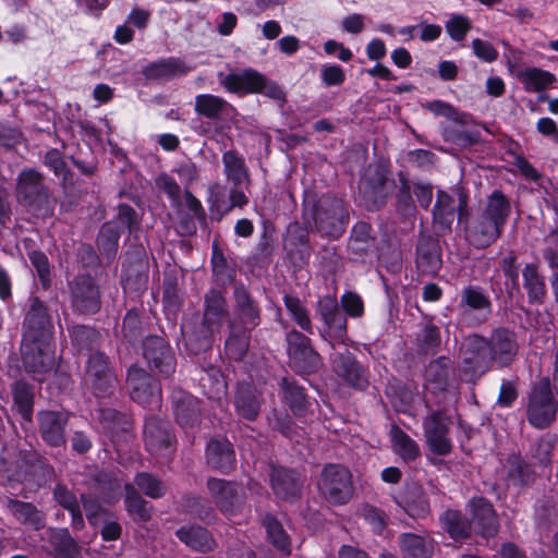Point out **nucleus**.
<instances>
[{"label":"nucleus","instance_id":"f257e3e1","mask_svg":"<svg viewBox=\"0 0 558 558\" xmlns=\"http://www.w3.org/2000/svg\"><path fill=\"white\" fill-rule=\"evenodd\" d=\"M519 352L514 331L508 328L495 329L489 339L478 335L470 336L462 353L463 363L473 374H484L492 363L499 367L511 365Z\"/></svg>","mask_w":558,"mask_h":558},{"label":"nucleus","instance_id":"f03ea898","mask_svg":"<svg viewBox=\"0 0 558 558\" xmlns=\"http://www.w3.org/2000/svg\"><path fill=\"white\" fill-rule=\"evenodd\" d=\"M510 213L509 199L501 191L495 190L483 207L465 218L466 241L478 250L488 247L502 234Z\"/></svg>","mask_w":558,"mask_h":558},{"label":"nucleus","instance_id":"7ed1b4c3","mask_svg":"<svg viewBox=\"0 0 558 558\" xmlns=\"http://www.w3.org/2000/svg\"><path fill=\"white\" fill-rule=\"evenodd\" d=\"M303 222L308 231L329 238L340 236L349 221V214L341 199L330 196L316 198L307 194L303 203Z\"/></svg>","mask_w":558,"mask_h":558},{"label":"nucleus","instance_id":"20e7f679","mask_svg":"<svg viewBox=\"0 0 558 558\" xmlns=\"http://www.w3.org/2000/svg\"><path fill=\"white\" fill-rule=\"evenodd\" d=\"M205 308L201 335L192 333L182 327V332L189 350L197 354L210 348V337L220 330L225 318L228 315L227 301L218 290H209L204 298Z\"/></svg>","mask_w":558,"mask_h":558},{"label":"nucleus","instance_id":"39448f33","mask_svg":"<svg viewBox=\"0 0 558 558\" xmlns=\"http://www.w3.org/2000/svg\"><path fill=\"white\" fill-rule=\"evenodd\" d=\"M15 197L36 217H50L54 210V199L44 182L41 173L35 169H24L16 178Z\"/></svg>","mask_w":558,"mask_h":558},{"label":"nucleus","instance_id":"423d86ee","mask_svg":"<svg viewBox=\"0 0 558 558\" xmlns=\"http://www.w3.org/2000/svg\"><path fill=\"white\" fill-rule=\"evenodd\" d=\"M21 354L25 371L34 379L44 381L51 374L56 362L51 339L23 338Z\"/></svg>","mask_w":558,"mask_h":558},{"label":"nucleus","instance_id":"0eeeda50","mask_svg":"<svg viewBox=\"0 0 558 558\" xmlns=\"http://www.w3.org/2000/svg\"><path fill=\"white\" fill-rule=\"evenodd\" d=\"M557 402L548 377L541 378L531 389L527 400V420L536 428H546L555 420Z\"/></svg>","mask_w":558,"mask_h":558},{"label":"nucleus","instance_id":"6e6552de","mask_svg":"<svg viewBox=\"0 0 558 558\" xmlns=\"http://www.w3.org/2000/svg\"><path fill=\"white\" fill-rule=\"evenodd\" d=\"M318 489L331 504L348 502L353 492L350 471L340 464L326 465L318 481Z\"/></svg>","mask_w":558,"mask_h":558},{"label":"nucleus","instance_id":"1a4fd4ad","mask_svg":"<svg viewBox=\"0 0 558 558\" xmlns=\"http://www.w3.org/2000/svg\"><path fill=\"white\" fill-rule=\"evenodd\" d=\"M69 294L72 308L81 314H94L100 310V291L95 279L88 275H80L69 282Z\"/></svg>","mask_w":558,"mask_h":558},{"label":"nucleus","instance_id":"9d476101","mask_svg":"<svg viewBox=\"0 0 558 558\" xmlns=\"http://www.w3.org/2000/svg\"><path fill=\"white\" fill-rule=\"evenodd\" d=\"M126 385L130 396L135 402L144 407H159L161 399L160 386L145 369L136 365L130 366Z\"/></svg>","mask_w":558,"mask_h":558},{"label":"nucleus","instance_id":"9b49d317","mask_svg":"<svg viewBox=\"0 0 558 558\" xmlns=\"http://www.w3.org/2000/svg\"><path fill=\"white\" fill-rule=\"evenodd\" d=\"M316 312L325 325L320 335L330 341L344 343L347 340V317L341 312L335 296L325 295L316 305Z\"/></svg>","mask_w":558,"mask_h":558},{"label":"nucleus","instance_id":"f8f14e48","mask_svg":"<svg viewBox=\"0 0 558 558\" xmlns=\"http://www.w3.org/2000/svg\"><path fill=\"white\" fill-rule=\"evenodd\" d=\"M85 381L98 397L106 396L112 391L117 379L105 354L96 352L89 356Z\"/></svg>","mask_w":558,"mask_h":558},{"label":"nucleus","instance_id":"ddd939ff","mask_svg":"<svg viewBox=\"0 0 558 558\" xmlns=\"http://www.w3.org/2000/svg\"><path fill=\"white\" fill-rule=\"evenodd\" d=\"M144 440L147 450L156 457H169L173 451L174 436L169 422L149 417L144 426Z\"/></svg>","mask_w":558,"mask_h":558},{"label":"nucleus","instance_id":"4468645a","mask_svg":"<svg viewBox=\"0 0 558 558\" xmlns=\"http://www.w3.org/2000/svg\"><path fill=\"white\" fill-rule=\"evenodd\" d=\"M450 424V418L440 411L428 414L423 421L426 442L429 449L438 456H446L451 451Z\"/></svg>","mask_w":558,"mask_h":558},{"label":"nucleus","instance_id":"2eb2a0df","mask_svg":"<svg viewBox=\"0 0 558 558\" xmlns=\"http://www.w3.org/2000/svg\"><path fill=\"white\" fill-rule=\"evenodd\" d=\"M287 341L290 360L299 372L310 374L318 368L319 354L311 347L306 336L292 330L287 335Z\"/></svg>","mask_w":558,"mask_h":558},{"label":"nucleus","instance_id":"dca6fc26","mask_svg":"<svg viewBox=\"0 0 558 558\" xmlns=\"http://www.w3.org/2000/svg\"><path fill=\"white\" fill-rule=\"evenodd\" d=\"M143 355L151 369L169 377L175 371L174 355L166 342L158 336L147 337L143 342Z\"/></svg>","mask_w":558,"mask_h":558},{"label":"nucleus","instance_id":"f3484780","mask_svg":"<svg viewBox=\"0 0 558 558\" xmlns=\"http://www.w3.org/2000/svg\"><path fill=\"white\" fill-rule=\"evenodd\" d=\"M39 433L46 444L59 447L65 444L69 415L59 411H40L37 414Z\"/></svg>","mask_w":558,"mask_h":558},{"label":"nucleus","instance_id":"a211bd4d","mask_svg":"<svg viewBox=\"0 0 558 558\" xmlns=\"http://www.w3.org/2000/svg\"><path fill=\"white\" fill-rule=\"evenodd\" d=\"M23 338L51 339V323L44 304L34 298L24 319Z\"/></svg>","mask_w":558,"mask_h":558},{"label":"nucleus","instance_id":"6ab92c4d","mask_svg":"<svg viewBox=\"0 0 558 558\" xmlns=\"http://www.w3.org/2000/svg\"><path fill=\"white\" fill-rule=\"evenodd\" d=\"M333 369L348 385L363 390L368 386L365 368L348 351L339 353L332 360Z\"/></svg>","mask_w":558,"mask_h":558},{"label":"nucleus","instance_id":"aec40b11","mask_svg":"<svg viewBox=\"0 0 558 558\" xmlns=\"http://www.w3.org/2000/svg\"><path fill=\"white\" fill-rule=\"evenodd\" d=\"M207 488L221 512L233 514L242 505L236 485L221 478H209Z\"/></svg>","mask_w":558,"mask_h":558},{"label":"nucleus","instance_id":"412c9836","mask_svg":"<svg viewBox=\"0 0 558 558\" xmlns=\"http://www.w3.org/2000/svg\"><path fill=\"white\" fill-rule=\"evenodd\" d=\"M263 399L257 389L247 383H241L234 395L235 413L247 421H255L260 412Z\"/></svg>","mask_w":558,"mask_h":558},{"label":"nucleus","instance_id":"4be33fe9","mask_svg":"<svg viewBox=\"0 0 558 558\" xmlns=\"http://www.w3.org/2000/svg\"><path fill=\"white\" fill-rule=\"evenodd\" d=\"M172 405L175 421L183 428L194 427L199 423L198 401L191 393L183 390L174 391L172 393Z\"/></svg>","mask_w":558,"mask_h":558},{"label":"nucleus","instance_id":"5701e85b","mask_svg":"<svg viewBox=\"0 0 558 558\" xmlns=\"http://www.w3.org/2000/svg\"><path fill=\"white\" fill-rule=\"evenodd\" d=\"M233 298L234 312L240 326H244V329L255 328L260 322L259 307L248 291L243 286H235Z\"/></svg>","mask_w":558,"mask_h":558},{"label":"nucleus","instance_id":"b1692460","mask_svg":"<svg viewBox=\"0 0 558 558\" xmlns=\"http://www.w3.org/2000/svg\"><path fill=\"white\" fill-rule=\"evenodd\" d=\"M192 71V66L187 65L179 58H166L148 64L143 74L148 80L170 81L186 75Z\"/></svg>","mask_w":558,"mask_h":558},{"label":"nucleus","instance_id":"393cba45","mask_svg":"<svg viewBox=\"0 0 558 558\" xmlns=\"http://www.w3.org/2000/svg\"><path fill=\"white\" fill-rule=\"evenodd\" d=\"M416 267L424 275H437L441 267V253L437 241L426 236L420 239L416 247Z\"/></svg>","mask_w":558,"mask_h":558},{"label":"nucleus","instance_id":"a878e982","mask_svg":"<svg viewBox=\"0 0 558 558\" xmlns=\"http://www.w3.org/2000/svg\"><path fill=\"white\" fill-rule=\"evenodd\" d=\"M221 84L232 93L253 94L262 90L264 76L253 69H245L226 75L221 80Z\"/></svg>","mask_w":558,"mask_h":558},{"label":"nucleus","instance_id":"bb28decb","mask_svg":"<svg viewBox=\"0 0 558 558\" xmlns=\"http://www.w3.org/2000/svg\"><path fill=\"white\" fill-rule=\"evenodd\" d=\"M272 489L277 497L283 500L296 498L301 490V477L284 468H274L270 474Z\"/></svg>","mask_w":558,"mask_h":558},{"label":"nucleus","instance_id":"cd10ccee","mask_svg":"<svg viewBox=\"0 0 558 558\" xmlns=\"http://www.w3.org/2000/svg\"><path fill=\"white\" fill-rule=\"evenodd\" d=\"M371 226L363 221L353 226L351 236L348 241V251L352 259H363L372 252L374 239L371 235Z\"/></svg>","mask_w":558,"mask_h":558},{"label":"nucleus","instance_id":"c85d7f7f","mask_svg":"<svg viewBox=\"0 0 558 558\" xmlns=\"http://www.w3.org/2000/svg\"><path fill=\"white\" fill-rule=\"evenodd\" d=\"M206 456L208 464L221 472L230 471L235 463L234 451L228 440H211L207 446Z\"/></svg>","mask_w":558,"mask_h":558},{"label":"nucleus","instance_id":"c756f323","mask_svg":"<svg viewBox=\"0 0 558 558\" xmlns=\"http://www.w3.org/2000/svg\"><path fill=\"white\" fill-rule=\"evenodd\" d=\"M221 160L225 175L233 186L248 184L250 173L242 155L235 150H227L222 154Z\"/></svg>","mask_w":558,"mask_h":558},{"label":"nucleus","instance_id":"7c9ffc66","mask_svg":"<svg viewBox=\"0 0 558 558\" xmlns=\"http://www.w3.org/2000/svg\"><path fill=\"white\" fill-rule=\"evenodd\" d=\"M473 522L476 524L484 536H493L498 530V520L493 506L483 498L471 501Z\"/></svg>","mask_w":558,"mask_h":558},{"label":"nucleus","instance_id":"2f4dec72","mask_svg":"<svg viewBox=\"0 0 558 558\" xmlns=\"http://www.w3.org/2000/svg\"><path fill=\"white\" fill-rule=\"evenodd\" d=\"M8 508L14 518L23 524L40 530L45 526V514L33 504L9 499Z\"/></svg>","mask_w":558,"mask_h":558},{"label":"nucleus","instance_id":"473e14b6","mask_svg":"<svg viewBox=\"0 0 558 558\" xmlns=\"http://www.w3.org/2000/svg\"><path fill=\"white\" fill-rule=\"evenodd\" d=\"M461 305L476 311L486 320L493 312L489 296L478 286H468L461 291Z\"/></svg>","mask_w":558,"mask_h":558},{"label":"nucleus","instance_id":"72a5a7b5","mask_svg":"<svg viewBox=\"0 0 558 558\" xmlns=\"http://www.w3.org/2000/svg\"><path fill=\"white\" fill-rule=\"evenodd\" d=\"M399 544L405 558H429L434 550L428 538L413 533L402 534Z\"/></svg>","mask_w":558,"mask_h":558},{"label":"nucleus","instance_id":"f704fd0d","mask_svg":"<svg viewBox=\"0 0 558 558\" xmlns=\"http://www.w3.org/2000/svg\"><path fill=\"white\" fill-rule=\"evenodd\" d=\"M389 435L393 452L403 461H413L420 456L417 444L400 427L393 425Z\"/></svg>","mask_w":558,"mask_h":558},{"label":"nucleus","instance_id":"c9c22d12","mask_svg":"<svg viewBox=\"0 0 558 558\" xmlns=\"http://www.w3.org/2000/svg\"><path fill=\"white\" fill-rule=\"evenodd\" d=\"M47 541L53 548L56 558H75L77 545L65 529H49Z\"/></svg>","mask_w":558,"mask_h":558},{"label":"nucleus","instance_id":"e433bc0d","mask_svg":"<svg viewBox=\"0 0 558 558\" xmlns=\"http://www.w3.org/2000/svg\"><path fill=\"white\" fill-rule=\"evenodd\" d=\"M54 500L64 509H66L72 517V527L82 530L84 527V519L81 512V507L75 495L62 484H57L53 488Z\"/></svg>","mask_w":558,"mask_h":558},{"label":"nucleus","instance_id":"4c0bfd02","mask_svg":"<svg viewBox=\"0 0 558 558\" xmlns=\"http://www.w3.org/2000/svg\"><path fill=\"white\" fill-rule=\"evenodd\" d=\"M522 276L523 287L527 292L529 301L531 303L542 304L546 295V286L536 266L533 264L525 265Z\"/></svg>","mask_w":558,"mask_h":558},{"label":"nucleus","instance_id":"58836bf2","mask_svg":"<svg viewBox=\"0 0 558 558\" xmlns=\"http://www.w3.org/2000/svg\"><path fill=\"white\" fill-rule=\"evenodd\" d=\"M177 536L195 550L207 551L214 546V539L202 526H183L177 531Z\"/></svg>","mask_w":558,"mask_h":558},{"label":"nucleus","instance_id":"ea45409f","mask_svg":"<svg viewBox=\"0 0 558 558\" xmlns=\"http://www.w3.org/2000/svg\"><path fill=\"white\" fill-rule=\"evenodd\" d=\"M229 328L230 336L226 341V351L231 359L241 360L248 349L247 332L251 329H244V326L238 325L236 320L230 322Z\"/></svg>","mask_w":558,"mask_h":558},{"label":"nucleus","instance_id":"a19ab883","mask_svg":"<svg viewBox=\"0 0 558 558\" xmlns=\"http://www.w3.org/2000/svg\"><path fill=\"white\" fill-rule=\"evenodd\" d=\"M125 507L136 522H146L150 519L151 505L143 499L131 484H125Z\"/></svg>","mask_w":558,"mask_h":558},{"label":"nucleus","instance_id":"79ce46f5","mask_svg":"<svg viewBox=\"0 0 558 558\" xmlns=\"http://www.w3.org/2000/svg\"><path fill=\"white\" fill-rule=\"evenodd\" d=\"M280 385L283 400L289 405L293 414L296 416L304 415L307 411L308 402L303 388L299 387L294 381H291L288 378H282Z\"/></svg>","mask_w":558,"mask_h":558},{"label":"nucleus","instance_id":"37998d69","mask_svg":"<svg viewBox=\"0 0 558 558\" xmlns=\"http://www.w3.org/2000/svg\"><path fill=\"white\" fill-rule=\"evenodd\" d=\"M227 106L228 102L216 95L201 94L195 97L196 113L207 119H218Z\"/></svg>","mask_w":558,"mask_h":558},{"label":"nucleus","instance_id":"c03bdc74","mask_svg":"<svg viewBox=\"0 0 558 558\" xmlns=\"http://www.w3.org/2000/svg\"><path fill=\"white\" fill-rule=\"evenodd\" d=\"M441 522L444 529L453 539H463L470 535L471 525L459 511H446L441 518Z\"/></svg>","mask_w":558,"mask_h":558},{"label":"nucleus","instance_id":"a18cd8bd","mask_svg":"<svg viewBox=\"0 0 558 558\" xmlns=\"http://www.w3.org/2000/svg\"><path fill=\"white\" fill-rule=\"evenodd\" d=\"M434 221L442 228H450L454 218L453 198L446 192L439 191L433 209Z\"/></svg>","mask_w":558,"mask_h":558},{"label":"nucleus","instance_id":"49530a36","mask_svg":"<svg viewBox=\"0 0 558 558\" xmlns=\"http://www.w3.org/2000/svg\"><path fill=\"white\" fill-rule=\"evenodd\" d=\"M13 399L23 418L29 421L33 413L34 391L25 381H16L13 386Z\"/></svg>","mask_w":558,"mask_h":558},{"label":"nucleus","instance_id":"de8ad7c7","mask_svg":"<svg viewBox=\"0 0 558 558\" xmlns=\"http://www.w3.org/2000/svg\"><path fill=\"white\" fill-rule=\"evenodd\" d=\"M283 302L295 324L304 331L313 333V325L307 308L295 296L286 294Z\"/></svg>","mask_w":558,"mask_h":558},{"label":"nucleus","instance_id":"09e8293b","mask_svg":"<svg viewBox=\"0 0 558 558\" xmlns=\"http://www.w3.org/2000/svg\"><path fill=\"white\" fill-rule=\"evenodd\" d=\"M25 461L20 456L12 458L4 456L0 458V478L7 482H22L25 478Z\"/></svg>","mask_w":558,"mask_h":558},{"label":"nucleus","instance_id":"8fccbe9b","mask_svg":"<svg viewBox=\"0 0 558 558\" xmlns=\"http://www.w3.org/2000/svg\"><path fill=\"white\" fill-rule=\"evenodd\" d=\"M555 77L551 73L532 68L521 74V81L526 92L536 93L545 89L554 82Z\"/></svg>","mask_w":558,"mask_h":558},{"label":"nucleus","instance_id":"3c124183","mask_svg":"<svg viewBox=\"0 0 558 558\" xmlns=\"http://www.w3.org/2000/svg\"><path fill=\"white\" fill-rule=\"evenodd\" d=\"M202 387L209 399H220L226 395L227 384L222 374L215 367L206 371L201 377Z\"/></svg>","mask_w":558,"mask_h":558},{"label":"nucleus","instance_id":"603ef678","mask_svg":"<svg viewBox=\"0 0 558 558\" xmlns=\"http://www.w3.org/2000/svg\"><path fill=\"white\" fill-rule=\"evenodd\" d=\"M264 526L266 529L268 538L279 550L290 553V539L281 524L271 515L264 518Z\"/></svg>","mask_w":558,"mask_h":558},{"label":"nucleus","instance_id":"864d4df0","mask_svg":"<svg viewBox=\"0 0 558 558\" xmlns=\"http://www.w3.org/2000/svg\"><path fill=\"white\" fill-rule=\"evenodd\" d=\"M137 487L148 497L157 499L166 495L165 484L150 473H138L134 478Z\"/></svg>","mask_w":558,"mask_h":558},{"label":"nucleus","instance_id":"5fc2aeb1","mask_svg":"<svg viewBox=\"0 0 558 558\" xmlns=\"http://www.w3.org/2000/svg\"><path fill=\"white\" fill-rule=\"evenodd\" d=\"M449 360L447 357H439L433 361L427 369V380L436 385V389L444 390L448 379Z\"/></svg>","mask_w":558,"mask_h":558},{"label":"nucleus","instance_id":"6e6d98bb","mask_svg":"<svg viewBox=\"0 0 558 558\" xmlns=\"http://www.w3.org/2000/svg\"><path fill=\"white\" fill-rule=\"evenodd\" d=\"M420 349L424 352L434 353L440 345V333L438 327L433 324H425L416 336Z\"/></svg>","mask_w":558,"mask_h":558},{"label":"nucleus","instance_id":"4d7b16f0","mask_svg":"<svg viewBox=\"0 0 558 558\" xmlns=\"http://www.w3.org/2000/svg\"><path fill=\"white\" fill-rule=\"evenodd\" d=\"M446 32L454 41H461L471 29L470 20L461 14H452L445 24Z\"/></svg>","mask_w":558,"mask_h":558},{"label":"nucleus","instance_id":"13d9d810","mask_svg":"<svg viewBox=\"0 0 558 558\" xmlns=\"http://www.w3.org/2000/svg\"><path fill=\"white\" fill-rule=\"evenodd\" d=\"M81 499L88 522L94 526L100 525L102 519L108 514L99 505L98 500L87 497L86 495H82Z\"/></svg>","mask_w":558,"mask_h":558},{"label":"nucleus","instance_id":"bf43d9fd","mask_svg":"<svg viewBox=\"0 0 558 558\" xmlns=\"http://www.w3.org/2000/svg\"><path fill=\"white\" fill-rule=\"evenodd\" d=\"M367 184L374 190L375 194L381 195V189L387 181V170L383 166L369 167L366 174Z\"/></svg>","mask_w":558,"mask_h":558},{"label":"nucleus","instance_id":"052dcab7","mask_svg":"<svg viewBox=\"0 0 558 558\" xmlns=\"http://www.w3.org/2000/svg\"><path fill=\"white\" fill-rule=\"evenodd\" d=\"M22 141L21 131L7 122H0V146L11 148Z\"/></svg>","mask_w":558,"mask_h":558},{"label":"nucleus","instance_id":"680f3d73","mask_svg":"<svg viewBox=\"0 0 558 558\" xmlns=\"http://www.w3.org/2000/svg\"><path fill=\"white\" fill-rule=\"evenodd\" d=\"M341 304L343 310L351 317H360L364 312L362 299L352 292H347L341 296Z\"/></svg>","mask_w":558,"mask_h":558},{"label":"nucleus","instance_id":"e2e57ef3","mask_svg":"<svg viewBox=\"0 0 558 558\" xmlns=\"http://www.w3.org/2000/svg\"><path fill=\"white\" fill-rule=\"evenodd\" d=\"M472 48L474 54L485 62H493L498 58V51L488 41L478 38L473 39Z\"/></svg>","mask_w":558,"mask_h":558},{"label":"nucleus","instance_id":"0e129e2a","mask_svg":"<svg viewBox=\"0 0 558 558\" xmlns=\"http://www.w3.org/2000/svg\"><path fill=\"white\" fill-rule=\"evenodd\" d=\"M71 337L73 342L78 345L80 349H85L92 345L96 339V332L89 327L76 326L73 328Z\"/></svg>","mask_w":558,"mask_h":558},{"label":"nucleus","instance_id":"69168bd1","mask_svg":"<svg viewBox=\"0 0 558 558\" xmlns=\"http://www.w3.org/2000/svg\"><path fill=\"white\" fill-rule=\"evenodd\" d=\"M240 186H233L229 193V204L225 207L220 205L218 202L215 204L217 209H219L222 214H227L231 211L233 208L239 207L242 208L248 203V198L244 194L243 191L239 190Z\"/></svg>","mask_w":558,"mask_h":558},{"label":"nucleus","instance_id":"338daca9","mask_svg":"<svg viewBox=\"0 0 558 558\" xmlns=\"http://www.w3.org/2000/svg\"><path fill=\"white\" fill-rule=\"evenodd\" d=\"M416 499L408 501L407 511L412 517H424L429 512V502L421 488L415 489Z\"/></svg>","mask_w":558,"mask_h":558},{"label":"nucleus","instance_id":"774afa93","mask_svg":"<svg viewBox=\"0 0 558 558\" xmlns=\"http://www.w3.org/2000/svg\"><path fill=\"white\" fill-rule=\"evenodd\" d=\"M344 80V72L339 65H325L322 69V81L327 86L341 85Z\"/></svg>","mask_w":558,"mask_h":558}]
</instances>
